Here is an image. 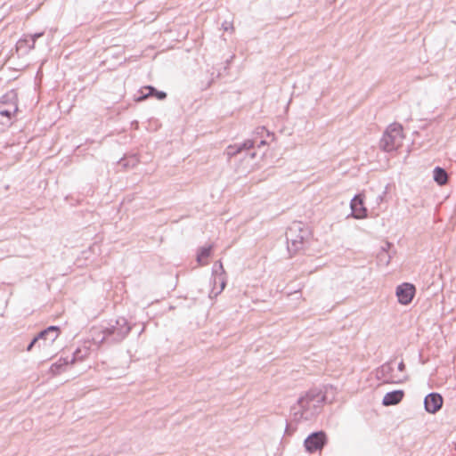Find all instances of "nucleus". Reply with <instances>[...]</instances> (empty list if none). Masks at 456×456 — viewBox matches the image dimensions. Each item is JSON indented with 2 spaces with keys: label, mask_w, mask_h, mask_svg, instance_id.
I'll return each mask as SVG.
<instances>
[{
  "label": "nucleus",
  "mask_w": 456,
  "mask_h": 456,
  "mask_svg": "<svg viewBox=\"0 0 456 456\" xmlns=\"http://www.w3.org/2000/svg\"><path fill=\"white\" fill-rule=\"evenodd\" d=\"M287 248L289 254L293 255L304 248L308 240L311 232L305 224L301 222H293L286 231Z\"/></svg>",
  "instance_id": "obj_3"
},
{
  "label": "nucleus",
  "mask_w": 456,
  "mask_h": 456,
  "mask_svg": "<svg viewBox=\"0 0 456 456\" xmlns=\"http://www.w3.org/2000/svg\"><path fill=\"white\" fill-rule=\"evenodd\" d=\"M149 97H156L158 100L162 101L167 98V93L158 90L153 86H146L139 90L135 101L142 102Z\"/></svg>",
  "instance_id": "obj_11"
},
{
  "label": "nucleus",
  "mask_w": 456,
  "mask_h": 456,
  "mask_svg": "<svg viewBox=\"0 0 456 456\" xmlns=\"http://www.w3.org/2000/svg\"><path fill=\"white\" fill-rule=\"evenodd\" d=\"M212 273L215 276H222L224 274V269L221 263V261H216L213 267H212Z\"/></svg>",
  "instance_id": "obj_24"
},
{
  "label": "nucleus",
  "mask_w": 456,
  "mask_h": 456,
  "mask_svg": "<svg viewBox=\"0 0 456 456\" xmlns=\"http://www.w3.org/2000/svg\"><path fill=\"white\" fill-rule=\"evenodd\" d=\"M45 335L44 332H39L37 336H35L32 340L28 344L27 347H26V351L28 352H30L32 351L34 348H37V350H39V338H41V337H43Z\"/></svg>",
  "instance_id": "obj_21"
},
{
  "label": "nucleus",
  "mask_w": 456,
  "mask_h": 456,
  "mask_svg": "<svg viewBox=\"0 0 456 456\" xmlns=\"http://www.w3.org/2000/svg\"><path fill=\"white\" fill-rule=\"evenodd\" d=\"M254 147V141L248 139L245 140L241 143H235L232 145H229L225 150V154L228 159L235 157L242 152H245L246 155H248L251 159L255 158V152H248L250 149Z\"/></svg>",
  "instance_id": "obj_8"
},
{
  "label": "nucleus",
  "mask_w": 456,
  "mask_h": 456,
  "mask_svg": "<svg viewBox=\"0 0 456 456\" xmlns=\"http://www.w3.org/2000/svg\"><path fill=\"white\" fill-rule=\"evenodd\" d=\"M45 335L44 332H39L37 336H35L32 340L28 344L27 347H26V351L28 352H30L32 351L34 348H37V350H39V338H41V337H43Z\"/></svg>",
  "instance_id": "obj_20"
},
{
  "label": "nucleus",
  "mask_w": 456,
  "mask_h": 456,
  "mask_svg": "<svg viewBox=\"0 0 456 456\" xmlns=\"http://www.w3.org/2000/svg\"><path fill=\"white\" fill-rule=\"evenodd\" d=\"M416 293L415 286L409 282H403L396 287L395 294L398 302L402 305H409Z\"/></svg>",
  "instance_id": "obj_10"
},
{
  "label": "nucleus",
  "mask_w": 456,
  "mask_h": 456,
  "mask_svg": "<svg viewBox=\"0 0 456 456\" xmlns=\"http://www.w3.org/2000/svg\"><path fill=\"white\" fill-rule=\"evenodd\" d=\"M12 102H17V95L13 91H11L2 96L0 104L9 105V103Z\"/></svg>",
  "instance_id": "obj_22"
},
{
  "label": "nucleus",
  "mask_w": 456,
  "mask_h": 456,
  "mask_svg": "<svg viewBox=\"0 0 456 456\" xmlns=\"http://www.w3.org/2000/svg\"><path fill=\"white\" fill-rule=\"evenodd\" d=\"M329 389L334 390L332 385L325 387V392L313 388L299 396L290 407V419L298 425L302 421H309L315 419L322 411V405L328 402Z\"/></svg>",
  "instance_id": "obj_1"
},
{
  "label": "nucleus",
  "mask_w": 456,
  "mask_h": 456,
  "mask_svg": "<svg viewBox=\"0 0 456 456\" xmlns=\"http://www.w3.org/2000/svg\"><path fill=\"white\" fill-rule=\"evenodd\" d=\"M31 44V41L28 40V37L27 35H24L22 38L19 39L16 43V48L17 51L22 52V53H28L30 52L33 48H30L29 45Z\"/></svg>",
  "instance_id": "obj_18"
},
{
  "label": "nucleus",
  "mask_w": 456,
  "mask_h": 456,
  "mask_svg": "<svg viewBox=\"0 0 456 456\" xmlns=\"http://www.w3.org/2000/svg\"><path fill=\"white\" fill-rule=\"evenodd\" d=\"M257 130H262V132L264 131H266L265 127V126H262V127H258Z\"/></svg>",
  "instance_id": "obj_31"
},
{
  "label": "nucleus",
  "mask_w": 456,
  "mask_h": 456,
  "mask_svg": "<svg viewBox=\"0 0 456 456\" xmlns=\"http://www.w3.org/2000/svg\"><path fill=\"white\" fill-rule=\"evenodd\" d=\"M40 332H44L45 335L39 338V351H47L53 346L54 341L57 339L60 334V327L51 325Z\"/></svg>",
  "instance_id": "obj_7"
},
{
  "label": "nucleus",
  "mask_w": 456,
  "mask_h": 456,
  "mask_svg": "<svg viewBox=\"0 0 456 456\" xmlns=\"http://www.w3.org/2000/svg\"><path fill=\"white\" fill-rule=\"evenodd\" d=\"M352 215L356 219L364 218L367 216V209L364 207L363 199L362 195H355L350 202Z\"/></svg>",
  "instance_id": "obj_13"
},
{
  "label": "nucleus",
  "mask_w": 456,
  "mask_h": 456,
  "mask_svg": "<svg viewBox=\"0 0 456 456\" xmlns=\"http://www.w3.org/2000/svg\"><path fill=\"white\" fill-rule=\"evenodd\" d=\"M327 433L321 429L311 432L304 440L303 445L308 453L322 451L328 444Z\"/></svg>",
  "instance_id": "obj_5"
},
{
  "label": "nucleus",
  "mask_w": 456,
  "mask_h": 456,
  "mask_svg": "<svg viewBox=\"0 0 456 456\" xmlns=\"http://www.w3.org/2000/svg\"><path fill=\"white\" fill-rule=\"evenodd\" d=\"M403 126L398 123H393L385 130L380 139L379 147L386 152L395 151L403 144Z\"/></svg>",
  "instance_id": "obj_4"
},
{
  "label": "nucleus",
  "mask_w": 456,
  "mask_h": 456,
  "mask_svg": "<svg viewBox=\"0 0 456 456\" xmlns=\"http://www.w3.org/2000/svg\"><path fill=\"white\" fill-rule=\"evenodd\" d=\"M297 430V425L291 420L286 419L284 435L290 436Z\"/></svg>",
  "instance_id": "obj_23"
},
{
  "label": "nucleus",
  "mask_w": 456,
  "mask_h": 456,
  "mask_svg": "<svg viewBox=\"0 0 456 456\" xmlns=\"http://www.w3.org/2000/svg\"><path fill=\"white\" fill-rule=\"evenodd\" d=\"M376 379L383 384H399L408 379L406 372H399L400 375L395 372H375Z\"/></svg>",
  "instance_id": "obj_12"
},
{
  "label": "nucleus",
  "mask_w": 456,
  "mask_h": 456,
  "mask_svg": "<svg viewBox=\"0 0 456 456\" xmlns=\"http://www.w3.org/2000/svg\"><path fill=\"white\" fill-rule=\"evenodd\" d=\"M45 34V32H37V33H34V34H28L27 37H28V40L31 41V44L29 45L30 48H35V44H36V41L37 39H38L39 37H43Z\"/></svg>",
  "instance_id": "obj_25"
},
{
  "label": "nucleus",
  "mask_w": 456,
  "mask_h": 456,
  "mask_svg": "<svg viewBox=\"0 0 456 456\" xmlns=\"http://www.w3.org/2000/svg\"><path fill=\"white\" fill-rule=\"evenodd\" d=\"M404 396V391L402 389L392 390L385 394L382 399V405L392 406L398 404Z\"/></svg>",
  "instance_id": "obj_14"
},
{
  "label": "nucleus",
  "mask_w": 456,
  "mask_h": 456,
  "mask_svg": "<svg viewBox=\"0 0 456 456\" xmlns=\"http://www.w3.org/2000/svg\"><path fill=\"white\" fill-rule=\"evenodd\" d=\"M131 326L125 317H118L116 320H110L102 326V338L100 343H118L122 341L130 332Z\"/></svg>",
  "instance_id": "obj_2"
},
{
  "label": "nucleus",
  "mask_w": 456,
  "mask_h": 456,
  "mask_svg": "<svg viewBox=\"0 0 456 456\" xmlns=\"http://www.w3.org/2000/svg\"><path fill=\"white\" fill-rule=\"evenodd\" d=\"M391 246V243L387 242L385 246L381 247V249L378 254V261L380 265H387L390 263L392 256L389 253V248Z\"/></svg>",
  "instance_id": "obj_16"
},
{
  "label": "nucleus",
  "mask_w": 456,
  "mask_h": 456,
  "mask_svg": "<svg viewBox=\"0 0 456 456\" xmlns=\"http://www.w3.org/2000/svg\"><path fill=\"white\" fill-rule=\"evenodd\" d=\"M387 193V191H383L382 194L379 195L376 199V201L378 204H380L383 200H384V197H385V194Z\"/></svg>",
  "instance_id": "obj_28"
},
{
  "label": "nucleus",
  "mask_w": 456,
  "mask_h": 456,
  "mask_svg": "<svg viewBox=\"0 0 456 456\" xmlns=\"http://www.w3.org/2000/svg\"><path fill=\"white\" fill-rule=\"evenodd\" d=\"M265 143V142L264 140L260 141V145H264Z\"/></svg>",
  "instance_id": "obj_32"
},
{
  "label": "nucleus",
  "mask_w": 456,
  "mask_h": 456,
  "mask_svg": "<svg viewBox=\"0 0 456 456\" xmlns=\"http://www.w3.org/2000/svg\"><path fill=\"white\" fill-rule=\"evenodd\" d=\"M423 403L424 409L428 413L436 414L442 409L444 398L441 394L431 392L425 396Z\"/></svg>",
  "instance_id": "obj_9"
},
{
  "label": "nucleus",
  "mask_w": 456,
  "mask_h": 456,
  "mask_svg": "<svg viewBox=\"0 0 456 456\" xmlns=\"http://www.w3.org/2000/svg\"><path fill=\"white\" fill-rule=\"evenodd\" d=\"M212 248V245L200 247L197 251V262L203 265V259L208 258L210 256Z\"/></svg>",
  "instance_id": "obj_19"
},
{
  "label": "nucleus",
  "mask_w": 456,
  "mask_h": 456,
  "mask_svg": "<svg viewBox=\"0 0 456 456\" xmlns=\"http://www.w3.org/2000/svg\"><path fill=\"white\" fill-rule=\"evenodd\" d=\"M219 281H220V289L216 293V295L221 293V291L224 289L225 287V281L224 278H221L219 277Z\"/></svg>",
  "instance_id": "obj_26"
},
{
  "label": "nucleus",
  "mask_w": 456,
  "mask_h": 456,
  "mask_svg": "<svg viewBox=\"0 0 456 456\" xmlns=\"http://www.w3.org/2000/svg\"><path fill=\"white\" fill-rule=\"evenodd\" d=\"M404 368V364H403V362L401 361L400 362L397 363V369L398 370H403Z\"/></svg>",
  "instance_id": "obj_29"
},
{
  "label": "nucleus",
  "mask_w": 456,
  "mask_h": 456,
  "mask_svg": "<svg viewBox=\"0 0 456 456\" xmlns=\"http://www.w3.org/2000/svg\"><path fill=\"white\" fill-rule=\"evenodd\" d=\"M120 164H122L124 167H127L128 166V164L126 162H125L124 159L120 160Z\"/></svg>",
  "instance_id": "obj_30"
},
{
  "label": "nucleus",
  "mask_w": 456,
  "mask_h": 456,
  "mask_svg": "<svg viewBox=\"0 0 456 456\" xmlns=\"http://www.w3.org/2000/svg\"><path fill=\"white\" fill-rule=\"evenodd\" d=\"M18 110L16 102H10L9 105L0 104V116L5 117L10 120Z\"/></svg>",
  "instance_id": "obj_15"
},
{
  "label": "nucleus",
  "mask_w": 456,
  "mask_h": 456,
  "mask_svg": "<svg viewBox=\"0 0 456 456\" xmlns=\"http://www.w3.org/2000/svg\"><path fill=\"white\" fill-rule=\"evenodd\" d=\"M433 177L435 182L439 185H444L447 183L448 175L444 168L441 167H436L433 170Z\"/></svg>",
  "instance_id": "obj_17"
},
{
  "label": "nucleus",
  "mask_w": 456,
  "mask_h": 456,
  "mask_svg": "<svg viewBox=\"0 0 456 456\" xmlns=\"http://www.w3.org/2000/svg\"><path fill=\"white\" fill-rule=\"evenodd\" d=\"M395 362H389L387 364H384L382 366V370H394V367L392 366V364H394Z\"/></svg>",
  "instance_id": "obj_27"
},
{
  "label": "nucleus",
  "mask_w": 456,
  "mask_h": 456,
  "mask_svg": "<svg viewBox=\"0 0 456 456\" xmlns=\"http://www.w3.org/2000/svg\"><path fill=\"white\" fill-rule=\"evenodd\" d=\"M87 354V349H80L77 348L76 351L72 353L70 355H67L65 357H61L56 362L53 363L49 369V370H59L62 366H68L69 364H73L77 362L83 361L84 357Z\"/></svg>",
  "instance_id": "obj_6"
}]
</instances>
